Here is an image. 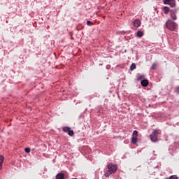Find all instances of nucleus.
<instances>
[{
    "label": "nucleus",
    "instance_id": "a211bd4d",
    "mask_svg": "<svg viewBox=\"0 0 179 179\" xmlns=\"http://www.w3.org/2000/svg\"><path fill=\"white\" fill-rule=\"evenodd\" d=\"M169 179H178V176H177V175H172L169 178Z\"/></svg>",
    "mask_w": 179,
    "mask_h": 179
},
{
    "label": "nucleus",
    "instance_id": "f3484780",
    "mask_svg": "<svg viewBox=\"0 0 179 179\" xmlns=\"http://www.w3.org/2000/svg\"><path fill=\"white\" fill-rule=\"evenodd\" d=\"M69 136H73L75 135V132H73V130L69 129V132L67 133Z\"/></svg>",
    "mask_w": 179,
    "mask_h": 179
},
{
    "label": "nucleus",
    "instance_id": "2eb2a0df",
    "mask_svg": "<svg viewBox=\"0 0 179 179\" xmlns=\"http://www.w3.org/2000/svg\"><path fill=\"white\" fill-rule=\"evenodd\" d=\"M137 37H139L140 38H141V37H143V31H137Z\"/></svg>",
    "mask_w": 179,
    "mask_h": 179
},
{
    "label": "nucleus",
    "instance_id": "f257e3e1",
    "mask_svg": "<svg viewBox=\"0 0 179 179\" xmlns=\"http://www.w3.org/2000/svg\"><path fill=\"white\" fill-rule=\"evenodd\" d=\"M107 169H108L107 171L105 172L104 176L105 177H110L111 174H115L117 170H118V166L115 164H113L110 162L107 165Z\"/></svg>",
    "mask_w": 179,
    "mask_h": 179
},
{
    "label": "nucleus",
    "instance_id": "7ed1b4c3",
    "mask_svg": "<svg viewBox=\"0 0 179 179\" xmlns=\"http://www.w3.org/2000/svg\"><path fill=\"white\" fill-rule=\"evenodd\" d=\"M160 132H159V130L155 129L153 130L152 133L150 135V139L154 143L157 142L159 141V135Z\"/></svg>",
    "mask_w": 179,
    "mask_h": 179
},
{
    "label": "nucleus",
    "instance_id": "9b49d317",
    "mask_svg": "<svg viewBox=\"0 0 179 179\" xmlns=\"http://www.w3.org/2000/svg\"><path fill=\"white\" fill-rule=\"evenodd\" d=\"M138 143V137H134L133 136L131 138V143H133L134 145H135V143Z\"/></svg>",
    "mask_w": 179,
    "mask_h": 179
},
{
    "label": "nucleus",
    "instance_id": "39448f33",
    "mask_svg": "<svg viewBox=\"0 0 179 179\" xmlns=\"http://www.w3.org/2000/svg\"><path fill=\"white\" fill-rule=\"evenodd\" d=\"M141 85L143 87H148L149 86V80L148 79H143L141 80Z\"/></svg>",
    "mask_w": 179,
    "mask_h": 179
},
{
    "label": "nucleus",
    "instance_id": "6e6552de",
    "mask_svg": "<svg viewBox=\"0 0 179 179\" xmlns=\"http://www.w3.org/2000/svg\"><path fill=\"white\" fill-rule=\"evenodd\" d=\"M171 9H170V7L169 6H164L163 8V11L164 13H165V15H169V12L171 13Z\"/></svg>",
    "mask_w": 179,
    "mask_h": 179
},
{
    "label": "nucleus",
    "instance_id": "393cba45",
    "mask_svg": "<svg viewBox=\"0 0 179 179\" xmlns=\"http://www.w3.org/2000/svg\"><path fill=\"white\" fill-rule=\"evenodd\" d=\"M114 1H117V0H114Z\"/></svg>",
    "mask_w": 179,
    "mask_h": 179
},
{
    "label": "nucleus",
    "instance_id": "f8f14e48",
    "mask_svg": "<svg viewBox=\"0 0 179 179\" xmlns=\"http://www.w3.org/2000/svg\"><path fill=\"white\" fill-rule=\"evenodd\" d=\"M136 69V64L135 63H132L130 66V71H134Z\"/></svg>",
    "mask_w": 179,
    "mask_h": 179
},
{
    "label": "nucleus",
    "instance_id": "20e7f679",
    "mask_svg": "<svg viewBox=\"0 0 179 179\" xmlns=\"http://www.w3.org/2000/svg\"><path fill=\"white\" fill-rule=\"evenodd\" d=\"M177 13H178L177 9H171V10L170 16H171L172 20H177Z\"/></svg>",
    "mask_w": 179,
    "mask_h": 179
},
{
    "label": "nucleus",
    "instance_id": "1a4fd4ad",
    "mask_svg": "<svg viewBox=\"0 0 179 179\" xmlns=\"http://www.w3.org/2000/svg\"><path fill=\"white\" fill-rule=\"evenodd\" d=\"M157 69V63H153L150 67L151 71H156Z\"/></svg>",
    "mask_w": 179,
    "mask_h": 179
},
{
    "label": "nucleus",
    "instance_id": "aec40b11",
    "mask_svg": "<svg viewBox=\"0 0 179 179\" xmlns=\"http://www.w3.org/2000/svg\"><path fill=\"white\" fill-rule=\"evenodd\" d=\"M24 150L26 153H30V152H31V150L30 149V148H26Z\"/></svg>",
    "mask_w": 179,
    "mask_h": 179
},
{
    "label": "nucleus",
    "instance_id": "f03ea898",
    "mask_svg": "<svg viewBox=\"0 0 179 179\" xmlns=\"http://www.w3.org/2000/svg\"><path fill=\"white\" fill-rule=\"evenodd\" d=\"M165 26L168 30H170V31H174L176 30V29L178 28V24H177L176 22H174L171 19H169L165 23Z\"/></svg>",
    "mask_w": 179,
    "mask_h": 179
},
{
    "label": "nucleus",
    "instance_id": "0eeeda50",
    "mask_svg": "<svg viewBox=\"0 0 179 179\" xmlns=\"http://www.w3.org/2000/svg\"><path fill=\"white\" fill-rule=\"evenodd\" d=\"M133 25L134 27H139L141 26V20L139 19H136L133 22Z\"/></svg>",
    "mask_w": 179,
    "mask_h": 179
},
{
    "label": "nucleus",
    "instance_id": "9d476101",
    "mask_svg": "<svg viewBox=\"0 0 179 179\" xmlns=\"http://www.w3.org/2000/svg\"><path fill=\"white\" fill-rule=\"evenodd\" d=\"M4 157L3 155H0V170H2V164L3 163Z\"/></svg>",
    "mask_w": 179,
    "mask_h": 179
},
{
    "label": "nucleus",
    "instance_id": "6ab92c4d",
    "mask_svg": "<svg viewBox=\"0 0 179 179\" xmlns=\"http://www.w3.org/2000/svg\"><path fill=\"white\" fill-rule=\"evenodd\" d=\"M133 136L138 138V131L134 130L133 131Z\"/></svg>",
    "mask_w": 179,
    "mask_h": 179
},
{
    "label": "nucleus",
    "instance_id": "423d86ee",
    "mask_svg": "<svg viewBox=\"0 0 179 179\" xmlns=\"http://www.w3.org/2000/svg\"><path fill=\"white\" fill-rule=\"evenodd\" d=\"M55 179H65V174L62 172H60L56 175Z\"/></svg>",
    "mask_w": 179,
    "mask_h": 179
},
{
    "label": "nucleus",
    "instance_id": "ddd939ff",
    "mask_svg": "<svg viewBox=\"0 0 179 179\" xmlns=\"http://www.w3.org/2000/svg\"><path fill=\"white\" fill-rule=\"evenodd\" d=\"M142 79H145V75L142 74L139 76H137V82H139L140 80H142Z\"/></svg>",
    "mask_w": 179,
    "mask_h": 179
},
{
    "label": "nucleus",
    "instance_id": "b1692460",
    "mask_svg": "<svg viewBox=\"0 0 179 179\" xmlns=\"http://www.w3.org/2000/svg\"><path fill=\"white\" fill-rule=\"evenodd\" d=\"M71 40H73V37L71 36Z\"/></svg>",
    "mask_w": 179,
    "mask_h": 179
},
{
    "label": "nucleus",
    "instance_id": "5701e85b",
    "mask_svg": "<svg viewBox=\"0 0 179 179\" xmlns=\"http://www.w3.org/2000/svg\"><path fill=\"white\" fill-rule=\"evenodd\" d=\"M96 113L99 114L100 113V109H99Z\"/></svg>",
    "mask_w": 179,
    "mask_h": 179
},
{
    "label": "nucleus",
    "instance_id": "4468645a",
    "mask_svg": "<svg viewBox=\"0 0 179 179\" xmlns=\"http://www.w3.org/2000/svg\"><path fill=\"white\" fill-rule=\"evenodd\" d=\"M70 129H71V127H64L62 128L63 132H66V133H68Z\"/></svg>",
    "mask_w": 179,
    "mask_h": 179
},
{
    "label": "nucleus",
    "instance_id": "4be33fe9",
    "mask_svg": "<svg viewBox=\"0 0 179 179\" xmlns=\"http://www.w3.org/2000/svg\"><path fill=\"white\" fill-rule=\"evenodd\" d=\"M87 26H93V22H92V21H87Z\"/></svg>",
    "mask_w": 179,
    "mask_h": 179
},
{
    "label": "nucleus",
    "instance_id": "dca6fc26",
    "mask_svg": "<svg viewBox=\"0 0 179 179\" xmlns=\"http://www.w3.org/2000/svg\"><path fill=\"white\" fill-rule=\"evenodd\" d=\"M169 5H170L171 8H174L176 6V0H172Z\"/></svg>",
    "mask_w": 179,
    "mask_h": 179
},
{
    "label": "nucleus",
    "instance_id": "412c9836",
    "mask_svg": "<svg viewBox=\"0 0 179 179\" xmlns=\"http://www.w3.org/2000/svg\"><path fill=\"white\" fill-rule=\"evenodd\" d=\"M175 93H176L177 94H179V86L178 87H176L175 88V90H174Z\"/></svg>",
    "mask_w": 179,
    "mask_h": 179
}]
</instances>
